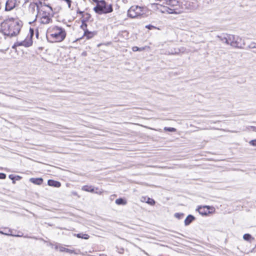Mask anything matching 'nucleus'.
Masks as SVG:
<instances>
[{
	"label": "nucleus",
	"instance_id": "f704fd0d",
	"mask_svg": "<svg viewBox=\"0 0 256 256\" xmlns=\"http://www.w3.org/2000/svg\"><path fill=\"white\" fill-rule=\"evenodd\" d=\"M71 3L72 2H70L69 3H67L68 4V8H70V6H71Z\"/></svg>",
	"mask_w": 256,
	"mask_h": 256
},
{
	"label": "nucleus",
	"instance_id": "ddd939ff",
	"mask_svg": "<svg viewBox=\"0 0 256 256\" xmlns=\"http://www.w3.org/2000/svg\"><path fill=\"white\" fill-rule=\"evenodd\" d=\"M30 180L31 182L37 185H40L43 182L42 178H30Z\"/></svg>",
	"mask_w": 256,
	"mask_h": 256
},
{
	"label": "nucleus",
	"instance_id": "412c9836",
	"mask_svg": "<svg viewBox=\"0 0 256 256\" xmlns=\"http://www.w3.org/2000/svg\"><path fill=\"white\" fill-rule=\"evenodd\" d=\"M146 202L152 206L154 205L155 204V201L153 199L150 198H147V200L146 201Z\"/></svg>",
	"mask_w": 256,
	"mask_h": 256
},
{
	"label": "nucleus",
	"instance_id": "72a5a7b5",
	"mask_svg": "<svg viewBox=\"0 0 256 256\" xmlns=\"http://www.w3.org/2000/svg\"><path fill=\"white\" fill-rule=\"evenodd\" d=\"M147 197H142V202H146L147 200Z\"/></svg>",
	"mask_w": 256,
	"mask_h": 256
},
{
	"label": "nucleus",
	"instance_id": "a211bd4d",
	"mask_svg": "<svg viewBox=\"0 0 256 256\" xmlns=\"http://www.w3.org/2000/svg\"><path fill=\"white\" fill-rule=\"evenodd\" d=\"M74 236H76L78 238H81L85 240H87L89 238V236L88 234L82 233L75 234Z\"/></svg>",
	"mask_w": 256,
	"mask_h": 256
},
{
	"label": "nucleus",
	"instance_id": "4c0bfd02",
	"mask_svg": "<svg viewBox=\"0 0 256 256\" xmlns=\"http://www.w3.org/2000/svg\"><path fill=\"white\" fill-rule=\"evenodd\" d=\"M140 50L138 51H142L144 50V48H140Z\"/></svg>",
	"mask_w": 256,
	"mask_h": 256
},
{
	"label": "nucleus",
	"instance_id": "9b49d317",
	"mask_svg": "<svg viewBox=\"0 0 256 256\" xmlns=\"http://www.w3.org/2000/svg\"><path fill=\"white\" fill-rule=\"evenodd\" d=\"M96 34V32H90L87 29L84 30V36L86 37L87 39H90Z\"/></svg>",
	"mask_w": 256,
	"mask_h": 256
},
{
	"label": "nucleus",
	"instance_id": "6ab92c4d",
	"mask_svg": "<svg viewBox=\"0 0 256 256\" xmlns=\"http://www.w3.org/2000/svg\"><path fill=\"white\" fill-rule=\"evenodd\" d=\"M60 252H66L70 253V254H72V253H74L76 254V253L74 252V250L68 249V248H65L62 246H61L60 248Z\"/></svg>",
	"mask_w": 256,
	"mask_h": 256
},
{
	"label": "nucleus",
	"instance_id": "39448f33",
	"mask_svg": "<svg viewBox=\"0 0 256 256\" xmlns=\"http://www.w3.org/2000/svg\"><path fill=\"white\" fill-rule=\"evenodd\" d=\"M34 34V30L30 28V34H28L26 37L23 40H17L12 46L14 48L16 46H24V47H29L32 44V38Z\"/></svg>",
	"mask_w": 256,
	"mask_h": 256
},
{
	"label": "nucleus",
	"instance_id": "1a4fd4ad",
	"mask_svg": "<svg viewBox=\"0 0 256 256\" xmlns=\"http://www.w3.org/2000/svg\"><path fill=\"white\" fill-rule=\"evenodd\" d=\"M36 9V11H37V14L36 15V16L38 17V13L40 12V11L38 3L30 2L29 5V7H28L29 11L32 13H34Z\"/></svg>",
	"mask_w": 256,
	"mask_h": 256
},
{
	"label": "nucleus",
	"instance_id": "c9c22d12",
	"mask_svg": "<svg viewBox=\"0 0 256 256\" xmlns=\"http://www.w3.org/2000/svg\"><path fill=\"white\" fill-rule=\"evenodd\" d=\"M15 177H16V178H15L16 180H18L20 178V176H16Z\"/></svg>",
	"mask_w": 256,
	"mask_h": 256
},
{
	"label": "nucleus",
	"instance_id": "aec40b11",
	"mask_svg": "<svg viewBox=\"0 0 256 256\" xmlns=\"http://www.w3.org/2000/svg\"><path fill=\"white\" fill-rule=\"evenodd\" d=\"M228 34H226V36H218V37L220 38V40L222 42L228 44Z\"/></svg>",
	"mask_w": 256,
	"mask_h": 256
},
{
	"label": "nucleus",
	"instance_id": "37998d69",
	"mask_svg": "<svg viewBox=\"0 0 256 256\" xmlns=\"http://www.w3.org/2000/svg\"><path fill=\"white\" fill-rule=\"evenodd\" d=\"M38 4H42V2H38Z\"/></svg>",
	"mask_w": 256,
	"mask_h": 256
},
{
	"label": "nucleus",
	"instance_id": "f03ea898",
	"mask_svg": "<svg viewBox=\"0 0 256 256\" xmlns=\"http://www.w3.org/2000/svg\"><path fill=\"white\" fill-rule=\"evenodd\" d=\"M66 36V30L61 27L52 26L47 30L46 38L50 42H61Z\"/></svg>",
	"mask_w": 256,
	"mask_h": 256
},
{
	"label": "nucleus",
	"instance_id": "2f4dec72",
	"mask_svg": "<svg viewBox=\"0 0 256 256\" xmlns=\"http://www.w3.org/2000/svg\"><path fill=\"white\" fill-rule=\"evenodd\" d=\"M77 14H81L82 16V14H84V12L81 11V10H77Z\"/></svg>",
	"mask_w": 256,
	"mask_h": 256
},
{
	"label": "nucleus",
	"instance_id": "c03bdc74",
	"mask_svg": "<svg viewBox=\"0 0 256 256\" xmlns=\"http://www.w3.org/2000/svg\"><path fill=\"white\" fill-rule=\"evenodd\" d=\"M19 236V235H17V236Z\"/></svg>",
	"mask_w": 256,
	"mask_h": 256
},
{
	"label": "nucleus",
	"instance_id": "2eb2a0df",
	"mask_svg": "<svg viewBox=\"0 0 256 256\" xmlns=\"http://www.w3.org/2000/svg\"><path fill=\"white\" fill-rule=\"evenodd\" d=\"M194 219V216L189 214L184 220V224L186 226L189 225Z\"/></svg>",
	"mask_w": 256,
	"mask_h": 256
},
{
	"label": "nucleus",
	"instance_id": "a19ab883",
	"mask_svg": "<svg viewBox=\"0 0 256 256\" xmlns=\"http://www.w3.org/2000/svg\"><path fill=\"white\" fill-rule=\"evenodd\" d=\"M99 256H106L104 254H100Z\"/></svg>",
	"mask_w": 256,
	"mask_h": 256
},
{
	"label": "nucleus",
	"instance_id": "e433bc0d",
	"mask_svg": "<svg viewBox=\"0 0 256 256\" xmlns=\"http://www.w3.org/2000/svg\"><path fill=\"white\" fill-rule=\"evenodd\" d=\"M93 0V2H96V4H98V2H100V0Z\"/></svg>",
	"mask_w": 256,
	"mask_h": 256
},
{
	"label": "nucleus",
	"instance_id": "4468645a",
	"mask_svg": "<svg viewBox=\"0 0 256 256\" xmlns=\"http://www.w3.org/2000/svg\"><path fill=\"white\" fill-rule=\"evenodd\" d=\"M206 208H208V206H205L204 207L200 206L198 208V210L200 214L202 216H205L208 213L210 212H208V210H205Z\"/></svg>",
	"mask_w": 256,
	"mask_h": 256
},
{
	"label": "nucleus",
	"instance_id": "dca6fc26",
	"mask_svg": "<svg viewBox=\"0 0 256 256\" xmlns=\"http://www.w3.org/2000/svg\"><path fill=\"white\" fill-rule=\"evenodd\" d=\"M115 202L118 205H126V201L122 198L116 199Z\"/></svg>",
	"mask_w": 256,
	"mask_h": 256
},
{
	"label": "nucleus",
	"instance_id": "f257e3e1",
	"mask_svg": "<svg viewBox=\"0 0 256 256\" xmlns=\"http://www.w3.org/2000/svg\"><path fill=\"white\" fill-rule=\"evenodd\" d=\"M22 26V22L20 20L12 18H8L2 22L0 32L4 36H16L20 33Z\"/></svg>",
	"mask_w": 256,
	"mask_h": 256
},
{
	"label": "nucleus",
	"instance_id": "58836bf2",
	"mask_svg": "<svg viewBox=\"0 0 256 256\" xmlns=\"http://www.w3.org/2000/svg\"><path fill=\"white\" fill-rule=\"evenodd\" d=\"M0 234H6V235H8V234H5V233L3 232H2V231H0Z\"/></svg>",
	"mask_w": 256,
	"mask_h": 256
},
{
	"label": "nucleus",
	"instance_id": "7ed1b4c3",
	"mask_svg": "<svg viewBox=\"0 0 256 256\" xmlns=\"http://www.w3.org/2000/svg\"><path fill=\"white\" fill-rule=\"evenodd\" d=\"M148 9L145 6H132L128 10V16L131 18H136L139 16L145 17Z\"/></svg>",
	"mask_w": 256,
	"mask_h": 256
},
{
	"label": "nucleus",
	"instance_id": "20e7f679",
	"mask_svg": "<svg viewBox=\"0 0 256 256\" xmlns=\"http://www.w3.org/2000/svg\"><path fill=\"white\" fill-rule=\"evenodd\" d=\"M94 10L99 14H108L113 11L112 5L108 4L105 0H101L94 8Z\"/></svg>",
	"mask_w": 256,
	"mask_h": 256
},
{
	"label": "nucleus",
	"instance_id": "f8f14e48",
	"mask_svg": "<svg viewBox=\"0 0 256 256\" xmlns=\"http://www.w3.org/2000/svg\"><path fill=\"white\" fill-rule=\"evenodd\" d=\"M48 184L50 186L56 188H59L61 186V184L59 182L56 181L52 180H49L48 182Z\"/></svg>",
	"mask_w": 256,
	"mask_h": 256
},
{
	"label": "nucleus",
	"instance_id": "ea45409f",
	"mask_svg": "<svg viewBox=\"0 0 256 256\" xmlns=\"http://www.w3.org/2000/svg\"><path fill=\"white\" fill-rule=\"evenodd\" d=\"M48 6L50 8L51 11H52V8L51 6Z\"/></svg>",
	"mask_w": 256,
	"mask_h": 256
},
{
	"label": "nucleus",
	"instance_id": "7c9ffc66",
	"mask_svg": "<svg viewBox=\"0 0 256 256\" xmlns=\"http://www.w3.org/2000/svg\"><path fill=\"white\" fill-rule=\"evenodd\" d=\"M9 178L10 179H11L13 180H15V178H16V177L14 176L12 174H10L9 176Z\"/></svg>",
	"mask_w": 256,
	"mask_h": 256
},
{
	"label": "nucleus",
	"instance_id": "5701e85b",
	"mask_svg": "<svg viewBox=\"0 0 256 256\" xmlns=\"http://www.w3.org/2000/svg\"><path fill=\"white\" fill-rule=\"evenodd\" d=\"M251 238V235L248 234H246L243 236V238L246 240H249Z\"/></svg>",
	"mask_w": 256,
	"mask_h": 256
},
{
	"label": "nucleus",
	"instance_id": "bb28decb",
	"mask_svg": "<svg viewBox=\"0 0 256 256\" xmlns=\"http://www.w3.org/2000/svg\"><path fill=\"white\" fill-rule=\"evenodd\" d=\"M250 144L253 146H256V140H250Z\"/></svg>",
	"mask_w": 256,
	"mask_h": 256
},
{
	"label": "nucleus",
	"instance_id": "423d86ee",
	"mask_svg": "<svg viewBox=\"0 0 256 256\" xmlns=\"http://www.w3.org/2000/svg\"><path fill=\"white\" fill-rule=\"evenodd\" d=\"M228 44H230L234 48H242L244 44L242 38L238 36L228 34Z\"/></svg>",
	"mask_w": 256,
	"mask_h": 256
},
{
	"label": "nucleus",
	"instance_id": "f3484780",
	"mask_svg": "<svg viewBox=\"0 0 256 256\" xmlns=\"http://www.w3.org/2000/svg\"><path fill=\"white\" fill-rule=\"evenodd\" d=\"M82 20L84 22H88L90 20V19L91 18V15L88 13H86L82 14Z\"/></svg>",
	"mask_w": 256,
	"mask_h": 256
},
{
	"label": "nucleus",
	"instance_id": "6e6552de",
	"mask_svg": "<svg viewBox=\"0 0 256 256\" xmlns=\"http://www.w3.org/2000/svg\"><path fill=\"white\" fill-rule=\"evenodd\" d=\"M82 190L84 191L94 193L98 194H100L102 193V190L99 189L98 188H94L92 186H84L82 187Z\"/></svg>",
	"mask_w": 256,
	"mask_h": 256
},
{
	"label": "nucleus",
	"instance_id": "9d476101",
	"mask_svg": "<svg viewBox=\"0 0 256 256\" xmlns=\"http://www.w3.org/2000/svg\"><path fill=\"white\" fill-rule=\"evenodd\" d=\"M16 0H8L6 3L5 10L10 11L16 6Z\"/></svg>",
	"mask_w": 256,
	"mask_h": 256
},
{
	"label": "nucleus",
	"instance_id": "c756f323",
	"mask_svg": "<svg viewBox=\"0 0 256 256\" xmlns=\"http://www.w3.org/2000/svg\"><path fill=\"white\" fill-rule=\"evenodd\" d=\"M132 50L134 52H137V51H138L140 49V48L136 46H133L132 48Z\"/></svg>",
	"mask_w": 256,
	"mask_h": 256
},
{
	"label": "nucleus",
	"instance_id": "4be33fe9",
	"mask_svg": "<svg viewBox=\"0 0 256 256\" xmlns=\"http://www.w3.org/2000/svg\"><path fill=\"white\" fill-rule=\"evenodd\" d=\"M164 130L170 132H176V129L174 128L165 127L164 128Z\"/></svg>",
	"mask_w": 256,
	"mask_h": 256
},
{
	"label": "nucleus",
	"instance_id": "0eeeda50",
	"mask_svg": "<svg viewBox=\"0 0 256 256\" xmlns=\"http://www.w3.org/2000/svg\"><path fill=\"white\" fill-rule=\"evenodd\" d=\"M38 16L40 17L41 24H46L52 22V16L49 12L41 10L38 13Z\"/></svg>",
	"mask_w": 256,
	"mask_h": 256
},
{
	"label": "nucleus",
	"instance_id": "a878e982",
	"mask_svg": "<svg viewBox=\"0 0 256 256\" xmlns=\"http://www.w3.org/2000/svg\"><path fill=\"white\" fill-rule=\"evenodd\" d=\"M146 28L148 29V30H152L156 28V27L152 25V24H148L146 26Z\"/></svg>",
	"mask_w": 256,
	"mask_h": 256
},
{
	"label": "nucleus",
	"instance_id": "79ce46f5",
	"mask_svg": "<svg viewBox=\"0 0 256 256\" xmlns=\"http://www.w3.org/2000/svg\"><path fill=\"white\" fill-rule=\"evenodd\" d=\"M38 36V32H37L36 34V36Z\"/></svg>",
	"mask_w": 256,
	"mask_h": 256
},
{
	"label": "nucleus",
	"instance_id": "cd10ccee",
	"mask_svg": "<svg viewBox=\"0 0 256 256\" xmlns=\"http://www.w3.org/2000/svg\"><path fill=\"white\" fill-rule=\"evenodd\" d=\"M183 216V214H179V213H176L174 214V216L175 217L178 218H180L181 217Z\"/></svg>",
	"mask_w": 256,
	"mask_h": 256
},
{
	"label": "nucleus",
	"instance_id": "c85d7f7f",
	"mask_svg": "<svg viewBox=\"0 0 256 256\" xmlns=\"http://www.w3.org/2000/svg\"><path fill=\"white\" fill-rule=\"evenodd\" d=\"M6 178V174L4 173H0V179H4Z\"/></svg>",
	"mask_w": 256,
	"mask_h": 256
},
{
	"label": "nucleus",
	"instance_id": "473e14b6",
	"mask_svg": "<svg viewBox=\"0 0 256 256\" xmlns=\"http://www.w3.org/2000/svg\"><path fill=\"white\" fill-rule=\"evenodd\" d=\"M250 128L252 129V131L256 132V126H251Z\"/></svg>",
	"mask_w": 256,
	"mask_h": 256
},
{
	"label": "nucleus",
	"instance_id": "393cba45",
	"mask_svg": "<svg viewBox=\"0 0 256 256\" xmlns=\"http://www.w3.org/2000/svg\"><path fill=\"white\" fill-rule=\"evenodd\" d=\"M82 24L81 25V28L84 30H86L87 28V24H86V22H84L83 20H82Z\"/></svg>",
	"mask_w": 256,
	"mask_h": 256
},
{
	"label": "nucleus",
	"instance_id": "b1692460",
	"mask_svg": "<svg viewBox=\"0 0 256 256\" xmlns=\"http://www.w3.org/2000/svg\"><path fill=\"white\" fill-rule=\"evenodd\" d=\"M248 47L249 48H256V42H252Z\"/></svg>",
	"mask_w": 256,
	"mask_h": 256
}]
</instances>
